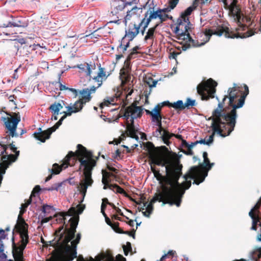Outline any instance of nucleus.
Instances as JSON below:
<instances>
[{
  "label": "nucleus",
  "instance_id": "nucleus-48",
  "mask_svg": "<svg viewBox=\"0 0 261 261\" xmlns=\"http://www.w3.org/2000/svg\"><path fill=\"white\" fill-rule=\"evenodd\" d=\"M68 90H69V91L73 93L74 97H76L78 95V94L79 93V91L74 88H69Z\"/></svg>",
  "mask_w": 261,
  "mask_h": 261
},
{
  "label": "nucleus",
  "instance_id": "nucleus-56",
  "mask_svg": "<svg viewBox=\"0 0 261 261\" xmlns=\"http://www.w3.org/2000/svg\"><path fill=\"white\" fill-rule=\"evenodd\" d=\"M176 254V251H174V250H169L167 254V255H171V256H174V255Z\"/></svg>",
  "mask_w": 261,
  "mask_h": 261
},
{
  "label": "nucleus",
  "instance_id": "nucleus-15",
  "mask_svg": "<svg viewBox=\"0 0 261 261\" xmlns=\"http://www.w3.org/2000/svg\"><path fill=\"white\" fill-rule=\"evenodd\" d=\"M230 2L228 6L229 14L234 20L240 21L242 17L241 12L239 8L236 5V0H230Z\"/></svg>",
  "mask_w": 261,
  "mask_h": 261
},
{
  "label": "nucleus",
  "instance_id": "nucleus-3",
  "mask_svg": "<svg viewBox=\"0 0 261 261\" xmlns=\"http://www.w3.org/2000/svg\"><path fill=\"white\" fill-rule=\"evenodd\" d=\"M152 163L158 166L165 167L166 173V176H162L161 174H160V176L162 177V180L160 181L161 188L159 190L158 192L161 191V185L164 182L165 177L167 176V168H168L169 169H170L169 170L178 168L180 169V175L177 179L178 182V190H177V193L178 194H180L184 190L185 191L191 187L192 179L194 180L193 183V184L198 185L200 183L202 182L204 180L205 178L207 176V173H205L203 175L202 179L200 181H198V179L202 175L201 171L197 167H192L188 172L183 176L182 178H184V181L181 183H179L178 182V179L182 175L181 171L182 168V165L179 163L177 162L174 163L172 162L169 155L165 154H162L155 156L152 160Z\"/></svg>",
  "mask_w": 261,
  "mask_h": 261
},
{
  "label": "nucleus",
  "instance_id": "nucleus-31",
  "mask_svg": "<svg viewBox=\"0 0 261 261\" xmlns=\"http://www.w3.org/2000/svg\"><path fill=\"white\" fill-rule=\"evenodd\" d=\"M261 257V252L258 251L251 252L249 254V257L251 261H257Z\"/></svg>",
  "mask_w": 261,
  "mask_h": 261
},
{
  "label": "nucleus",
  "instance_id": "nucleus-7",
  "mask_svg": "<svg viewBox=\"0 0 261 261\" xmlns=\"http://www.w3.org/2000/svg\"><path fill=\"white\" fill-rule=\"evenodd\" d=\"M217 85V83L215 81L210 79L197 86V92L203 100H207L210 97L213 98L216 92L215 88Z\"/></svg>",
  "mask_w": 261,
  "mask_h": 261
},
{
  "label": "nucleus",
  "instance_id": "nucleus-8",
  "mask_svg": "<svg viewBox=\"0 0 261 261\" xmlns=\"http://www.w3.org/2000/svg\"><path fill=\"white\" fill-rule=\"evenodd\" d=\"M76 161V159L75 153L72 151H70L62 161V163L61 166H59V165L57 163H55L53 165V168L49 170L52 174H59L62 169H65L68 166H73Z\"/></svg>",
  "mask_w": 261,
  "mask_h": 261
},
{
  "label": "nucleus",
  "instance_id": "nucleus-17",
  "mask_svg": "<svg viewBox=\"0 0 261 261\" xmlns=\"http://www.w3.org/2000/svg\"><path fill=\"white\" fill-rule=\"evenodd\" d=\"M96 88L95 86H92L90 88H85L79 91V94L81 95L80 100H82L85 105L87 102L89 101L91 99V94L95 92Z\"/></svg>",
  "mask_w": 261,
  "mask_h": 261
},
{
  "label": "nucleus",
  "instance_id": "nucleus-34",
  "mask_svg": "<svg viewBox=\"0 0 261 261\" xmlns=\"http://www.w3.org/2000/svg\"><path fill=\"white\" fill-rule=\"evenodd\" d=\"M196 105L195 100L191 99L190 98H187L186 101L184 103V109L186 108H189L190 107L195 106Z\"/></svg>",
  "mask_w": 261,
  "mask_h": 261
},
{
  "label": "nucleus",
  "instance_id": "nucleus-20",
  "mask_svg": "<svg viewBox=\"0 0 261 261\" xmlns=\"http://www.w3.org/2000/svg\"><path fill=\"white\" fill-rule=\"evenodd\" d=\"M203 163L202 164V166L204 168H207V171H204L203 169L200 168L199 167L197 166L201 171L202 172V175L198 179V181H200L202 177H203V175L205 173H207L208 174V171L210 170L212 166L214 165V163H210V160L208 158H207V153L206 152H204L203 153Z\"/></svg>",
  "mask_w": 261,
  "mask_h": 261
},
{
  "label": "nucleus",
  "instance_id": "nucleus-28",
  "mask_svg": "<svg viewBox=\"0 0 261 261\" xmlns=\"http://www.w3.org/2000/svg\"><path fill=\"white\" fill-rule=\"evenodd\" d=\"M91 65L88 63H85L83 64H80L77 66V67L81 69V70L85 71L87 75L89 76L90 77H91L90 76L91 73V70L90 68Z\"/></svg>",
  "mask_w": 261,
  "mask_h": 261
},
{
  "label": "nucleus",
  "instance_id": "nucleus-12",
  "mask_svg": "<svg viewBox=\"0 0 261 261\" xmlns=\"http://www.w3.org/2000/svg\"><path fill=\"white\" fill-rule=\"evenodd\" d=\"M102 183L103 184V189L106 190L107 189H109L112 190L114 191H116V193H120V194H125V192L124 190L119 187L117 185H110L109 183L111 182V179L110 178V176H113L114 175L113 173H110L108 172H106L104 170H102Z\"/></svg>",
  "mask_w": 261,
  "mask_h": 261
},
{
  "label": "nucleus",
  "instance_id": "nucleus-43",
  "mask_svg": "<svg viewBox=\"0 0 261 261\" xmlns=\"http://www.w3.org/2000/svg\"><path fill=\"white\" fill-rule=\"evenodd\" d=\"M109 205L111 206L113 209L116 211V212L121 216H123V213L121 212V210L119 208L116 207L113 203H110Z\"/></svg>",
  "mask_w": 261,
  "mask_h": 261
},
{
  "label": "nucleus",
  "instance_id": "nucleus-40",
  "mask_svg": "<svg viewBox=\"0 0 261 261\" xmlns=\"http://www.w3.org/2000/svg\"><path fill=\"white\" fill-rule=\"evenodd\" d=\"M49 109L52 112L53 114L59 115V111L56 102L50 105Z\"/></svg>",
  "mask_w": 261,
  "mask_h": 261
},
{
  "label": "nucleus",
  "instance_id": "nucleus-55",
  "mask_svg": "<svg viewBox=\"0 0 261 261\" xmlns=\"http://www.w3.org/2000/svg\"><path fill=\"white\" fill-rule=\"evenodd\" d=\"M13 21H9L7 24H4L3 27H13Z\"/></svg>",
  "mask_w": 261,
  "mask_h": 261
},
{
  "label": "nucleus",
  "instance_id": "nucleus-64",
  "mask_svg": "<svg viewBox=\"0 0 261 261\" xmlns=\"http://www.w3.org/2000/svg\"><path fill=\"white\" fill-rule=\"evenodd\" d=\"M14 98H15L14 95H10L9 97V100L10 101L14 102Z\"/></svg>",
  "mask_w": 261,
  "mask_h": 261
},
{
  "label": "nucleus",
  "instance_id": "nucleus-18",
  "mask_svg": "<svg viewBox=\"0 0 261 261\" xmlns=\"http://www.w3.org/2000/svg\"><path fill=\"white\" fill-rule=\"evenodd\" d=\"M145 17H147V19H149L150 21L151 19H156L159 18L161 22L166 21L167 18H168V15L166 14H161V11H159V10L156 11H152L150 9L148 11L145 13Z\"/></svg>",
  "mask_w": 261,
  "mask_h": 261
},
{
  "label": "nucleus",
  "instance_id": "nucleus-10",
  "mask_svg": "<svg viewBox=\"0 0 261 261\" xmlns=\"http://www.w3.org/2000/svg\"><path fill=\"white\" fill-rule=\"evenodd\" d=\"M40 191V187L39 186H36L34 188L32 193L30 196V199L27 200L24 203H22L21 205L20 210L19 214L18 216L17 223L19 225L21 229H27L28 230V225L25 222L24 219H23L22 215L25 212L26 208L29 205L31 204L32 201V198L33 197H35L34 193H38Z\"/></svg>",
  "mask_w": 261,
  "mask_h": 261
},
{
  "label": "nucleus",
  "instance_id": "nucleus-46",
  "mask_svg": "<svg viewBox=\"0 0 261 261\" xmlns=\"http://www.w3.org/2000/svg\"><path fill=\"white\" fill-rule=\"evenodd\" d=\"M163 131V127H158L154 132V135L156 136L160 135L161 136L162 133Z\"/></svg>",
  "mask_w": 261,
  "mask_h": 261
},
{
  "label": "nucleus",
  "instance_id": "nucleus-42",
  "mask_svg": "<svg viewBox=\"0 0 261 261\" xmlns=\"http://www.w3.org/2000/svg\"><path fill=\"white\" fill-rule=\"evenodd\" d=\"M182 144L185 145L186 147L188 148L189 150H191L192 148L195 146L197 144H195V142L194 143H192L191 144H188L185 140L182 141Z\"/></svg>",
  "mask_w": 261,
  "mask_h": 261
},
{
  "label": "nucleus",
  "instance_id": "nucleus-50",
  "mask_svg": "<svg viewBox=\"0 0 261 261\" xmlns=\"http://www.w3.org/2000/svg\"><path fill=\"white\" fill-rule=\"evenodd\" d=\"M149 80L151 81V86H150V88H153V87H155L156 86V85L158 83V81H155V80H154L153 79H152L151 77H149Z\"/></svg>",
  "mask_w": 261,
  "mask_h": 261
},
{
  "label": "nucleus",
  "instance_id": "nucleus-22",
  "mask_svg": "<svg viewBox=\"0 0 261 261\" xmlns=\"http://www.w3.org/2000/svg\"><path fill=\"white\" fill-rule=\"evenodd\" d=\"M163 105H166L169 107H172L176 110H184V102L181 100H178L174 102H170L168 101H164L162 103Z\"/></svg>",
  "mask_w": 261,
  "mask_h": 261
},
{
  "label": "nucleus",
  "instance_id": "nucleus-32",
  "mask_svg": "<svg viewBox=\"0 0 261 261\" xmlns=\"http://www.w3.org/2000/svg\"><path fill=\"white\" fill-rule=\"evenodd\" d=\"M161 108L162 106H161L160 104L157 105L150 112V116L151 117H154L155 115L156 117L161 116V115L159 111H160Z\"/></svg>",
  "mask_w": 261,
  "mask_h": 261
},
{
  "label": "nucleus",
  "instance_id": "nucleus-13",
  "mask_svg": "<svg viewBox=\"0 0 261 261\" xmlns=\"http://www.w3.org/2000/svg\"><path fill=\"white\" fill-rule=\"evenodd\" d=\"M260 204L261 197L259 201H258L256 203V204L254 206V207L251 210V211L249 213V215L251 218L252 220V225L251 228L252 230H256V225L257 224L261 226V222L260 221V218L258 215L256 214V213L258 212V209L259 208Z\"/></svg>",
  "mask_w": 261,
  "mask_h": 261
},
{
  "label": "nucleus",
  "instance_id": "nucleus-24",
  "mask_svg": "<svg viewBox=\"0 0 261 261\" xmlns=\"http://www.w3.org/2000/svg\"><path fill=\"white\" fill-rule=\"evenodd\" d=\"M6 236L5 231L3 229H0V259L3 260L7 257L6 255L4 253V246L3 240L5 239Z\"/></svg>",
  "mask_w": 261,
  "mask_h": 261
},
{
  "label": "nucleus",
  "instance_id": "nucleus-1",
  "mask_svg": "<svg viewBox=\"0 0 261 261\" xmlns=\"http://www.w3.org/2000/svg\"><path fill=\"white\" fill-rule=\"evenodd\" d=\"M234 86L233 88L228 89V96L225 95L223 99V101H224L228 97L229 106L232 109L228 111L223 108L222 103L219 102L218 108L213 111V115L208 118V120H212L213 133L207 140L204 139L196 141L195 144L200 143L210 146L214 142L215 134L225 137L229 136L234 130L237 117L236 109L243 106L246 97V95H241L239 102L237 105L234 104L235 99L240 97V90L236 87V84Z\"/></svg>",
  "mask_w": 261,
  "mask_h": 261
},
{
  "label": "nucleus",
  "instance_id": "nucleus-61",
  "mask_svg": "<svg viewBox=\"0 0 261 261\" xmlns=\"http://www.w3.org/2000/svg\"><path fill=\"white\" fill-rule=\"evenodd\" d=\"M106 207V204L105 203H102L101 205V211H105Z\"/></svg>",
  "mask_w": 261,
  "mask_h": 261
},
{
  "label": "nucleus",
  "instance_id": "nucleus-11",
  "mask_svg": "<svg viewBox=\"0 0 261 261\" xmlns=\"http://www.w3.org/2000/svg\"><path fill=\"white\" fill-rule=\"evenodd\" d=\"M143 111L142 107L132 105L124 109L122 117L127 121L129 119V121L133 123L135 119L141 117Z\"/></svg>",
  "mask_w": 261,
  "mask_h": 261
},
{
  "label": "nucleus",
  "instance_id": "nucleus-63",
  "mask_svg": "<svg viewBox=\"0 0 261 261\" xmlns=\"http://www.w3.org/2000/svg\"><path fill=\"white\" fill-rule=\"evenodd\" d=\"M101 213L102 214V215H103V216L105 217V219L106 220H107V219L109 220V221H110V219L108 218V217L107 216L106 214L105 213V211H101Z\"/></svg>",
  "mask_w": 261,
  "mask_h": 261
},
{
  "label": "nucleus",
  "instance_id": "nucleus-38",
  "mask_svg": "<svg viewBox=\"0 0 261 261\" xmlns=\"http://www.w3.org/2000/svg\"><path fill=\"white\" fill-rule=\"evenodd\" d=\"M52 207L48 205H44L42 208V212L44 214V216L47 215L50 213V211L51 210Z\"/></svg>",
  "mask_w": 261,
  "mask_h": 261
},
{
  "label": "nucleus",
  "instance_id": "nucleus-23",
  "mask_svg": "<svg viewBox=\"0 0 261 261\" xmlns=\"http://www.w3.org/2000/svg\"><path fill=\"white\" fill-rule=\"evenodd\" d=\"M197 6V2L196 1H195L193 5L190 7H189L184 12V13L182 14L181 17L183 19V20L187 22V21L189 20V19L188 18V16L192 13L193 11L196 9Z\"/></svg>",
  "mask_w": 261,
  "mask_h": 261
},
{
  "label": "nucleus",
  "instance_id": "nucleus-26",
  "mask_svg": "<svg viewBox=\"0 0 261 261\" xmlns=\"http://www.w3.org/2000/svg\"><path fill=\"white\" fill-rule=\"evenodd\" d=\"M134 27L135 30V31H130L129 29L128 31H126L125 36H127L129 38V41H132L134 38L139 34V30L138 28L137 27V25L134 24Z\"/></svg>",
  "mask_w": 261,
  "mask_h": 261
},
{
  "label": "nucleus",
  "instance_id": "nucleus-57",
  "mask_svg": "<svg viewBox=\"0 0 261 261\" xmlns=\"http://www.w3.org/2000/svg\"><path fill=\"white\" fill-rule=\"evenodd\" d=\"M147 204V202H144L143 206L140 208V211L143 212V210H146Z\"/></svg>",
  "mask_w": 261,
  "mask_h": 261
},
{
  "label": "nucleus",
  "instance_id": "nucleus-58",
  "mask_svg": "<svg viewBox=\"0 0 261 261\" xmlns=\"http://www.w3.org/2000/svg\"><path fill=\"white\" fill-rule=\"evenodd\" d=\"M102 203H105L106 204H109L110 203L109 202L108 199L107 198H105L102 199Z\"/></svg>",
  "mask_w": 261,
  "mask_h": 261
},
{
  "label": "nucleus",
  "instance_id": "nucleus-29",
  "mask_svg": "<svg viewBox=\"0 0 261 261\" xmlns=\"http://www.w3.org/2000/svg\"><path fill=\"white\" fill-rule=\"evenodd\" d=\"M162 115L157 116L155 115L154 117H151V121L153 126L158 127H163L162 123Z\"/></svg>",
  "mask_w": 261,
  "mask_h": 261
},
{
  "label": "nucleus",
  "instance_id": "nucleus-33",
  "mask_svg": "<svg viewBox=\"0 0 261 261\" xmlns=\"http://www.w3.org/2000/svg\"><path fill=\"white\" fill-rule=\"evenodd\" d=\"M146 18V17H145V18L141 20L139 24L138 25H137V27L138 28L139 30L141 28L146 29L148 27L150 21L149 19H147Z\"/></svg>",
  "mask_w": 261,
  "mask_h": 261
},
{
  "label": "nucleus",
  "instance_id": "nucleus-51",
  "mask_svg": "<svg viewBox=\"0 0 261 261\" xmlns=\"http://www.w3.org/2000/svg\"><path fill=\"white\" fill-rule=\"evenodd\" d=\"M170 8H166L163 9H159V11H161V14H165L167 12H168L170 11Z\"/></svg>",
  "mask_w": 261,
  "mask_h": 261
},
{
  "label": "nucleus",
  "instance_id": "nucleus-30",
  "mask_svg": "<svg viewBox=\"0 0 261 261\" xmlns=\"http://www.w3.org/2000/svg\"><path fill=\"white\" fill-rule=\"evenodd\" d=\"M116 99V97L114 96L107 97L105 99L104 101L100 104V107L103 108L104 106H108L109 105H113L115 103Z\"/></svg>",
  "mask_w": 261,
  "mask_h": 261
},
{
  "label": "nucleus",
  "instance_id": "nucleus-21",
  "mask_svg": "<svg viewBox=\"0 0 261 261\" xmlns=\"http://www.w3.org/2000/svg\"><path fill=\"white\" fill-rule=\"evenodd\" d=\"M127 132L129 136L132 138L135 139L136 140L139 139V136L137 135L138 130L136 129L134 125V122L132 123L130 122L127 126Z\"/></svg>",
  "mask_w": 261,
  "mask_h": 261
},
{
  "label": "nucleus",
  "instance_id": "nucleus-41",
  "mask_svg": "<svg viewBox=\"0 0 261 261\" xmlns=\"http://www.w3.org/2000/svg\"><path fill=\"white\" fill-rule=\"evenodd\" d=\"M179 0H169V6L170 9H173L177 5Z\"/></svg>",
  "mask_w": 261,
  "mask_h": 261
},
{
  "label": "nucleus",
  "instance_id": "nucleus-60",
  "mask_svg": "<svg viewBox=\"0 0 261 261\" xmlns=\"http://www.w3.org/2000/svg\"><path fill=\"white\" fill-rule=\"evenodd\" d=\"M146 83L149 86V87H150V86H151V84H151L152 83H151V81L149 80V77L146 78Z\"/></svg>",
  "mask_w": 261,
  "mask_h": 261
},
{
  "label": "nucleus",
  "instance_id": "nucleus-5",
  "mask_svg": "<svg viewBox=\"0 0 261 261\" xmlns=\"http://www.w3.org/2000/svg\"><path fill=\"white\" fill-rule=\"evenodd\" d=\"M84 105V102L82 100H78L74 104H71L70 106H66L67 112H63V113H64V115L53 127L44 131H42L41 128H39L38 129L39 132L34 134V137L42 142H45L46 139L49 138L50 135L59 127L62 124L63 121L67 116H71L73 113H76L81 111L83 109Z\"/></svg>",
  "mask_w": 261,
  "mask_h": 261
},
{
  "label": "nucleus",
  "instance_id": "nucleus-62",
  "mask_svg": "<svg viewBox=\"0 0 261 261\" xmlns=\"http://www.w3.org/2000/svg\"><path fill=\"white\" fill-rule=\"evenodd\" d=\"M173 136L179 140H182V137L180 135H175L174 134V136Z\"/></svg>",
  "mask_w": 261,
  "mask_h": 261
},
{
  "label": "nucleus",
  "instance_id": "nucleus-36",
  "mask_svg": "<svg viewBox=\"0 0 261 261\" xmlns=\"http://www.w3.org/2000/svg\"><path fill=\"white\" fill-rule=\"evenodd\" d=\"M13 24H12V25H13V27L25 28V27H26L27 26V23H25L24 22H23L20 19L15 20V21H13Z\"/></svg>",
  "mask_w": 261,
  "mask_h": 261
},
{
  "label": "nucleus",
  "instance_id": "nucleus-37",
  "mask_svg": "<svg viewBox=\"0 0 261 261\" xmlns=\"http://www.w3.org/2000/svg\"><path fill=\"white\" fill-rule=\"evenodd\" d=\"M139 49L138 46H135L132 49V51L128 55L126 61L128 62L133 58V56L137 54V50Z\"/></svg>",
  "mask_w": 261,
  "mask_h": 261
},
{
  "label": "nucleus",
  "instance_id": "nucleus-54",
  "mask_svg": "<svg viewBox=\"0 0 261 261\" xmlns=\"http://www.w3.org/2000/svg\"><path fill=\"white\" fill-rule=\"evenodd\" d=\"M89 36H91V38H98V37L100 36V35L96 34L95 33V32H94L91 34H90Z\"/></svg>",
  "mask_w": 261,
  "mask_h": 261
},
{
  "label": "nucleus",
  "instance_id": "nucleus-2",
  "mask_svg": "<svg viewBox=\"0 0 261 261\" xmlns=\"http://www.w3.org/2000/svg\"><path fill=\"white\" fill-rule=\"evenodd\" d=\"M167 176L165 177L164 182L161 185L162 190L158 192L149 203L147 202L146 211L143 212L144 216L149 217L153 211V204L156 201L162 202L163 205L168 203L179 206L182 197L185 194L184 190L180 194L177 193L178 190L177 178L179 177L180 169L169 170L166 168Z\"/></svg>",
  "mask_w": 261,
  "mask_h": 261
},
{
  "label": "nucleus",
  "instance_id": "nucleus-9",
  "mask_svg": "<svg viewBox=\"0 0 261 261\" xmlns=\"http://www.w3.org/2000/svg\"><path fill=\"white\" fill-rule=\"evenodd\" d=\"M76 261H126V259L120 254H118L114 258L109 252H102L95 256V258L90 257L89 260H85L83 256L79 255ZM141 261L144 260H142Z\"/></svg>",
  "mask_w": 261,
  "mask_h": 261
},
{
  "label": "nucleus",
  "instance_id": "nucleus-39",
  "mask_svg": "<svg viewBox=\"0 0 261 261\" xmlns=\"http://www.w3.org/2000/svg\"><path fill=\"white\" fill-rule=\"evenodd\" d=\"M123 251L125 255H127L128 252L132 251L131 244L129 242H127L126 245L123 246Z\"/></svg>",
  "mask_w": 261,
  "mask_h": 261
},
{
  "label": "nucleus",
  "instance_id": "nucleus-35",
  "mask_svg": "<svg viewBox=\"0 0 261 261\" xmlns=\"http://www.w3.org/2000/svg\"><path fill=\"white\" fill-rule=\"evenodd\" d=\"M64 184V182H61L59 183H56L53 184L50 187L46 189L48 191H53L56 190L58 191L60 189V187L62 186Z\"/></svg>",
  "mask_w": 261,
  "mask_h": 261
},
{
  "label": "nucleus",
  "instance_id": "nucleus-4",
  "mask_svg": "<svg viewBox=\"0 0 261 261\" xmlns=\"http://www.w3.org/2000/svg\"><path fill=\"white\" fill-rule=\"evenodd\" d=\"M182 27V24L180 22L179 23L178 26L176 27L175 33L179 35V39L186 40L189 42V44H186L182 45V49L183 50H186L191 46L193 47H199L203 45L205 43L209 41L210 37L212 35H217L219 36H221L224 34L226 38L234 37L229 35L228 28L225 24H221L218 25V26L214 27L212 29L206 30L201 36V37L203 38L201 40L203 41V42L199 43L198 41L193 40L189 33H187L188 31L187 26L185 27V32H183L182 30H180V28Z\"/></svg>",
  "mask_w": 261,
  "mask_h": 261
},
{
  "label": "nucleus",
  "instance_id": "nucleus-6",
  "mask_svg": "<svg viewBox=\"0 0 261 261\" xmlns=\"http://www.w3.org/2000/svg\"><path fill=\"white\" fill-rule=\"evenodd\" d=\"M20 120L21 117L19 113H14L12 115H10V117L2 118V120L4 123L6 127L9 131V134L0 139L1 154H4L6 151L8 146L10 147V144H13V142H10V136L12 137L18 136L16 133V128Z\"/></svg>",
  "mask_w": 261,
  "mask_h": 261
},
{
  "label": "nucleus",
  "instance_id": "nucleus-27",
  "mask_svg": "<svg viewBox=\"0 0 261 261\" xmlns=\"http://www.w3.org/2000/svg\"><path fill=\"white\" fill-rule=\"evenodd\" d=\"M159 24H155V25L152 28H149L148 30V31L146 33V35L144 37V40L146 41L148 39H153L154 37V34L155 31L157 27H158Z\"/></svg>",
  "mask_w": 261,
  "mask_h": 261
},
{
  "label": "nucleus",
  "instance_id": "nucleus-47",
  "mask_svg": "<svg viewBox=\"0 0 261 261\" xmlns=\"http://www.w3.org/2000/svg\"><path fill=\"white\" fill-rule=\"evenodd\" d=\"M129 45V42H127L125 45H123L122 44V42L119 45V48H123V53H124L127 50V48L128 47Z\"/></svg>",
  "mask_w": 261,
  "mask_h": 261
},
{
  "label": "nucleus",
  "instance_id": "nucleus-44",
  "mask_svg": "<svg viewBox=\"0 0 261 261\" xmlns=\"http://www.w3.org/2000/svg\"><path fill=\"white\" fill-rule=\"evenodd\" d=\"M130 12H131V11L128 10L127 12V14L124 18V22L125 25H126V24H127V20H130V19L132 17V15L130 14Z\"/></svg>",
  "mask_w": 261,
  "mask_h": 261
},
{
  "label": "nucleus",
  "instance_id": "nucleus-52",
  "mask_svg": "<svg viewBox=\"0 0 261 261\" xmlns=\"http://www.w3.org/2000/svg\"><path fill=\"white\" fill-rule=\"evenodd\" d=\"M179 53H176L173 51L170 54V56L169 57L170 58H172L175 59L176 57L178 55H179Z\"/></svg>",
  "mask_w": 261,
  "mask_h": 261
},
{
  "label": "nucleus",
  "instance_id": "nucleus-45",
  "mask_svg": "<svg viewBox=\"0 0 261 261\" xmlns=\"http://www.w3.org/2000/svg\"><path fill=\"white\" fill-rule=\"evenodd\" d=\"M42 217V218L41 220V223H44L48 222L51 218V216L46 217V215L45 216H44V215H43Z\"/></svg>",
  "mask_w": 261,
  "mask_h": 261
},
{
  "label": "nucleus",
  "instance_id": "nucleus-49",
  "mask_svg": "<svg viewBox=\"0 0 261 261\" xmlns=\"http://www.w3.org/2000/svg\"><path fill=\"white\" fill-rule=\"evenodd\" d=\"M107 169L108 170H109L110 171L112 172V173H117V170L114 167H113V166L108 164L107 165Z\"/></svg>",
  "mask_w": 261,
  "mask_h": 261
},
{
  "label": "nucleus",
  "instance_id": "nucleus-53",
  "mask_svg": "<svg viewBox=\"0 0 261 261\" xmlns=\"http://www.w3.org/2000/svg\"><path fill=\"white\" fill-rule=\"evenodd\" d=\"M68 89H69V88L67 87L66 86H65L60 83V90L61 91H63L64 90H68Z\"/></svg>",
  "mask_w": 261,
  "mask_h": 261
},
{
  "label": "nucleus",
  "instance_id": "nucleus-25",
  "mask_svg": "<svg viewBox=\"0 0 261 261\" xmlns=\"http://www.w3.org/2000/svg\"><path fill=\"white\" fill-rule=\"evenodd\" d=\"M174 136V134L170 133L168 130H166L163 128V131L162 133L161 138H162V140L164 142V144H166L167 145H169L170 144L169 139L173 137Z\"/></svg>",
  "mask_w": 261,
  "mask_h": 261
},
{
  "label": "nucleus",
  "instance_id": "nucleus-16",
  "mask_svg": "<svg viewBox=\"0 0 261 261\" xmlns=\"http://www.w3.org/2000/svg\"><path fill=\"white\" fill-rule=\"evenodd\" d=\"M126 4L123 0H114L112 3L111 13L113 16L119 17V13L125 7Z\"/></svg>",
  "mask_w": 261,
  "mask_h": 261
},
{
  "label": "nucleus",
  "instance_id": "nucleus-14",
  "mask_svg": "<svg viewBox=\"0 0 261 261\" xmlns=\"http://www.w3.org/2000/svg\"><path fill=\"white\" fill-rule=\"evenodd\" d=\"M260 204L261 197L259 201H258L256 203V204L254 206V207L251 210V211L249 213V215L251 218L252 220V225L251 228L252 230H256V225L257 224L261 226V222L260 221V218L258 215L256 214V213L258 212V209L259 208Z\"/></svg>",
  "mask_w": 261,
  "mask_h": 261
},
{
  "label": "nucleus",
  "instance_id": "nucleus-19",
  "mask_svg": "<svg viewBox=\"0 0 261 261\" xmlns=\"http://www.w3.org/2000/svg\"><path fill=\"white\" fill-rule=\"evenodd\" d=\"M107 77L104 71V68L101 67L100 66L97 75L92 78L93 80L97 83V87H95L96 89L101 86L103 81H105L107 79Z\"/></svg>",
  "mask_w": 261,
  "mask_h": 261
},
{
  "label": "nucleus",
  "instance_id": "nucleus-59",
  "mask_svg": "<svg viewBox=\"0 0 261 261\" xmlns=\"http://www.w3.org/2000/svg\"><path fill=\"white\" fill-rule=\"evenodd\" d=\"M56 105L58 108L59 111L63 108V106L60 103H56Z\"/></svg>",
  "mask_w": 261,
  "mask_h": 261
}]
</instances>
